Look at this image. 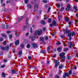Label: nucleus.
<instances>
[{
  "label": "nucleus",
  "mask_w": 78,
  "mask_h": 78,
  "mask_svg": "<svg viewBox=\"0 0 78 78\" xmlns=\"http://www.w3.org/2000/svg\"><path fill=\"white\" fill-rule=\"evenodd\" d=\"M22 51H20L18 53V55H22Z\"/></svg>",
  "instance_id": "f704fd0d"
},
{
  "label": "nucleus",
  "mask_w": 78,
  "mask_h": 78,
  "mask_svg": "<svg viewBox=\"0 0 78 78\" xmlns=\"http://www.w3.org/2000/svg\"><path fill=\"white\" fill-rule=\"evenodd\" d=\"M61 16H58V21H60V19H61Z\"/></svg>",
  "instance_id": "79ce46f5"
},
{
  "label": "nucleus",
  "mask_w": 78,
  "mask_h": 78,
  "mask_svg": "<svg viewBox=\"0 0 78 78\" xmlns=\"http://www.w3.org/2000/svg\"><path fill=\"white\" fill-rule=\"evenodd\" d=\"M74 9H75L76 11H78V7H74Z\"/></svg>",
  "instance_id": "7c9ffc66"
},
{
  "label": "nucleus",
  "mask_w": 78,
  "mask_h": 78,
  "mask_svg": "<svg viewBox=\"0 0 78 78\" xmlns=\"http://www.w3.org/2000/svg\"><path fill=\"white\" fill-rule=\"evenodd\" d=\"M67 58H68V59H70L71 58V57H70V56L68 55L67 56Z\"/></svg>",
  "instance_id": "a18cd8bd"
},
{
  "label": "nucleus",
  "mask_w": 78,
  "mask_h": 78,
  "mask_svg": "<svg viewBox=\"0 0 78 78\" xmlns=\"http://www.w3.org/2000/svg\"><path fill=\"white\" fill-rule=\"evenodd\" d=\"M3 45H6V41H5L3 42Z\"/></svg>",
  "instance_id": "37998d69"
},
{
  "label": "nucleus",
  "mask_w": 78,
  "mask_h": 78,
  "mask_svg": "<svg viewBox=\"0 0 78 78\" xmlns=\"http://www.w3.org/2000/svg\"><path fill=\"white\" fill-rule=\"evenodd\" d=\"M1 49H2V50H5V47H2Z\"/></svg>",
  "instance_id": "c03bdc74"
},
{
  "label": "nucleus",
  "mask_w": 78,
  "mask_h": 78,
  "mask_svg": "<svg viewBox=\"0 0 78 78\" xmlns=\"http://www.w3.org/2000/svg\"><path fill=\"white\" fill-rule=\"evenodd\" d=\"M60 59L62 61H64V60H65V59H66V57H65L64 56L63 57H61Z\"/></svg>",
  "instance_id": "2eb2a0df"
},
{
  "label": "nucleus",
  "mask_w": 78,
  "mask_h": 78,
  "mask_svg": "<svg viewBox=\"0 0 78 78\" xmlns=\"http://www.w3.org/2000/svg\"><path fill=\"white\" fill-rule=\"evenodd\" d=\"M28 27H27V26H24L23 27V31L27 30V29H28Z\"/></svg>",
  "instance_id": "ddd939ff"
},
{
  "label": "nucleus",
  "mask_w": 78,
  "mask_h": 78,
  "mask_svg": "<svg viewBox=\"0 0 78 78\" xmlns=\"http://www.w3.org/2000/svg\"><path fill=\"white\" fill-rule=\"evenodd\" d=\"M57 7H58V8H59L60 7V5L59 4H57Z\"/></svg>",
  "instance_id": "69168bd1"
},
{
  "label": "nucleus",
  "mask_w": 78,
  "mask_h": 78,
  "mask_svg": "<svg viewBox=\"0 0 78 78\" xmlns=\"http://www.w3.org/2000/svg\"><path fill=\"white\" fill-rule=\"evenodd\" d=\"M28 21V18H26L25 22H27Z\"/></svg>",
  "instance_id": "13d9d810"
},
{
  "label": "nucleus",
  "mask_w": 78,
  "mask_h": 78,
  "mask_svg": "<svg viewBox=\"0 0 78 78\" xmlns=\"http://www.w3.org/2000/svg\"><path fill=\"white\" fill-rule=\"evenodd\" d=\"M41 33H42V30L40 29H39L38 30H36L35 31V33L34 34L35 36H32L31 37H30L29 38L31 39L32 41H34V39H35V38H36V35L38 34V35H39V36H40V35L41 34Z\"/></svg>",
  "instance_id": "f257e3e1"
},
{
  "label": "nucleus",
  "mask_w": 78,
  "mask_h": 78,
  "mask_svg": "<svg viewBox=\"0 0 78 78\" xmlns=\"http://www.w3.org/2000/svg\"><path fill=\"white\" fill-rule=\"evenodd\" d=\"M21 48H24V44H22L21 45Z\"/></svg>",
  "instance_id": "4c0bfd02"
},
{
  "label": "nucleus",
  "mask_w": 78,
  "mask_h": 78,
  "mask_svg": "<svg viewBox=\"0 0 78 78\" xmlns=\"http://www.w3.org/2000/svg\"><path fill=\"white\" fill-rule=\"evenodd\" d=\"M1 67L2 68H4V67H5V65H1Z\"/></svg>",
  "instance_id": "052dcab7"
},
{
  "label": "nucleus",
  "mask_w": 78,
  "mask_h": 78,
  "mask_svg": "<svg viewBox=\"0 0 78 78\" xmlns=\"http://www.w3.org/2000/svg\"><path fill=\"white\" fill-rule=\"evenodd\" d=\"M2 36H3V37H6V35L3 34H1Z\"/></svg>",
  "instance_id": "49530a36"
},
{
  "label": "nucleus",
  "mask_w": 78,
  "mask_h": 78,
  "mask_svg": "<svg viewBox=\"0 0 78 78\" xmlns=\"http://www.w3.org/2000/svg\"><path fill=\"white\" fill-rule=\"evenodd\" d=\"M26 47L27 48H30V44H27Z\"/></svg>",
  "instance_id": "c756f323"
},
{
  "label": "nucleus",
  "mask_w": 78,
  "mask_h": 78,
  "mask_svg": "<svg viewBox=\"0 0 78 78\" xmlns=\"http://www.w3.org/2000/svg\"><path fill=\"white\" fill-rule=\"evenodd\" d=\"M12 52L13 53H16V50H15V49H12Z\"/></svg>",
  "instance_id": "de8ad7c7"
},
{
  "label": "nucleus",
  "mask_w": 78,
  "mask_h": 78,
  "mask_svg": "<svg viewBox=\"0 0 78 78\" xmlns=\"http://www.w3.org/2000/svg\"><path fill=\"white\" fill-rule=\"evenodd\" d=\"M12 35H9V37L10 39H12Z\"/></svg>",
  "instance_id": "338daca9"
},
{
  "label": "nucleus",
  "mask_w": 78,
  "mask_h": 78,
  "mask_svg": "<svg viewBox=\"0 0 78 78\" xmlns=\"http://www.w3.org/2000/svg\"><path fill=\"white\" fill-rule=\"evenodd\" d=\"M29 35V33H27L26 34V36H28Z\"/></svg>",
  "instance_id": "0e129e2a"
},
{
  "label": "nucleus",
  "mask_w": 78,
  "mask_h": 78,
  "mask_svg": "<svg viewBox=\"0 0 78 78\" xmlns=\"http://www.w3.org/2000/svg\"><path fill=\"white\" fill-rule=\"evenodd\" d=\"M3 41V38H1L0 39V42L1 41V42Z\"/></svg>",
  "instance_id": "6e6d98bb"
},
{
  "label": "nucleus",
  "mask_w": 78,
  "mask_h": 78,
  "mask_svg": "<svg viewBox=\"0 0 78 78\" xmlns=\"http://www.w3.org/2000/svg\"><path fill=\"white\" fill-rule=\"evenodd\" d=\"M69 76V74L67 73H66L65 74V75L63 76V78H66L67 76Z\"/></svg>",
  "instance_id": "1a4fd4ad"
},
{
  "label": "nucleus",
  "mask_w": 78,
  "mask_h": 78,
  "mask_svg": "<svg viewBox=\"0 0 78 78\" xmlns=\"http://www.w3.org/2000/svg\"><path fill=\"white\" fill-rule=\"evenodd\" d=\"M75 36V32L73 31L71 33V36Z\"/></svg>",
  "instance_id": "6ab92c4d"
},
{
  "label": "nucleus",
  "mask_w": 78,
  "mask_h": 78,
  "mask_svg": "<svg viewBox=\"0 0 78 78\" xmlns=\"http://www.w3.org/2000/svg\"><path fill=\"white\" fill-rule=\"evenodd\" d=\"M36 3V0H32L31 1V4H34Z\"/></svg>",
  "instance_id": "412c9836"
},
{
  "label": "nucleus",
  "mask_w": 78,
  "mask_h": 78,
  "mask_svg": "<svg viewBox=\"0 0 78 78\" xmlns=\"http://www.w3.org/2000/svg\"><path fill=\"white\" fill-rule=\"evenodd\" d=\"M12 73H16V71H15L14 70H12Z\"/></svg>",
  "instance_id": "473e14b6"
},
{
  "label": "nucleus",
  "mask_w": 78,
  "mask_h": 78,
  "mask_svg": "<svg viewBox=\"0 0 78 78\" xmlns=\"http://www.w3.org/2000/svg\"><path fill=\"white\" fill-rule=\"evenodd\" d=\"M48 6H49V4H45L44 5V7L46 9L47 8Z\"/></svg>",
  "instance_id": "393cba45"
},
{
  "label": "nucleus",
  "mask_w": 78,
  "mask_h": 78,
  "mask_svg": "<svg viewBox=\"0 0 78 78\" xmlns=\"http://www.w3.org/2000/svg\"><path fill=\"white\" fill-rule=\"evenodd\" d=\"M55 78H60V77H59V76H58L57 75L55 76Z\"/></svg>",
  "instance_id": "774afa93"
},
{
  "label": "nucleus",
  "mask_w": 78,
  "mask_h": 78,
  "mask_svg": "<svg viewBox=\"0 0 78 78\" xmlns=\"http://www.w3.org/2000/svg\"><path fill=\"white\" fill-rule=\"evenodd\" d=\"M41 23L42 25H45V21L43 20L41 21Z\"/></svg>",
  "instance_id": "b1692460"
},
{
  "label": "nucleus",
  "mask_w": 78,
  "mask_h": 78,
  "mask_svg": "<svg viewBox=\"0 0 78 78\" xmlns=\"http://www.w3.org/2000/svg\"><path fill=\"white\" fill-rule=\"evenodd\" d=\"M9 28V26L8 25H6L5 26V29H6V28Z\"/></svg>",
  "instance_id": "4d7b16f0"
},
{
  "label": "nucleus",
  "mask_w": 78,
  "mask_h": 78,
  "mask_svg": "<svg viewBox=\"0 0 78 78\" xmlns=\"http://www.w3.org/2000/svg\"><path fill=\"white\" fill-rule=\"evenodd\" d=\"M68 30V29H67L66 30H65L63 29V31L64 32V33H65V34L67 33V32H68V31H67Z\"/></svg>",
  "instance_id": "5701e85b"
},
{
  "label": "nucleus",
  "mask_w": 78,
  "mask_h": 78,
  "mask_svg": "<svg viewBox=\"0 0 78 78\" xmlns=\"http://www.w3.org/2000/svg\"><path fill=\"white\" fill-rule=\"evenodd\" d=\"M23 19V17L22 16L19 17L17 19L18 22H20V20H22Z\"/></svg>",
  "instance_id": "9b49d317"
},
{
  "label": "nucleus",
  "mask_w": 78,
  "mask_h": 78,
  "mask_svg": "<svg viewBox=\"0 0 78 78\" xmlns=\"http://www.w3.org/2000/svg\"><path fill=\"white\" fill-rule=\"evenodd\" d=\"M15 44L16 45H17L19 44V40H17L15 41Z\"/></svg>",
  "instance_id": "4468645a"
},
{
  "label": "nucleus",
  "mask_w": 78,
  "mask_h": 78,
  "mask_svg": "<svg viewBox=\"0 0 78 78\" xmlns=\"http://www.w3.org/2000/svg\"><path fill=\"white\" fill-rule=\"evenodd\" d=\"M56 31H55L53 34H52L53 36H55L56 35Z\"/></svg>",
  "instance_id": "e433bc0d"
},
{
  "label": "nucleus",
  "mask_w": 78,
  "mask_h": 78,
  "mask_svg": "<svg viewBox=\"0 0 78 78\" xmlns=\"http://www.w3.org/2000/svg\"><path fill=\"white\" fill-rule=\"evenodd\" d=\"M2 75L3 77L4 78H5V76H6V75H5V73H2Z\"/></svg>",
  "instance_id": "aec40b11"
},
{
  "label": "nucleus",
  "mask_w": 78,
  "mask_h": 78,
  "mask_svg": "<svg viewBox=\"0 0 78 78\" xmlns=\"http://www.w3.org/2000/svg\"><path fill=\"white\" fill-rule=\"evenodd\" d=\"M11 33V31H7V34H9V33Z\"/></svg>",
  "instance_id": "5fc2aeb1"
},
{
  "label": "nucleus",
  "mask_w": 78,
  "mask_h": 78,
  "mask_svg": "<svg viewBox=\"0 0 78 78\" xmlns=\"http://www.w3.org/2000/svg\"><path fill=\"white\" fill-rule=\"evenodd\" d=\"M68 48H66L64 49V51L66 52L68 50Z\"/></svg>",
  "instance_id": "ea45409f"
},
{
  "label": "nucleus",
  "mask_w": 78,
  "mask_h": 78,
  "mask_svg": "<svg viewBox=\"0 0 78 78\" xmlns=\"http://www.w3.org/2000/svg\"><path fill=\"white\" fill-rule=\"evenodd\" d=\"M45 37V40H48V37L47 36H46V37Z\"/></svg>",
  "instance_id": "bf43d9fd"
},
{
  "label": "nucleus",
  "mask_w": 78,
  "mask_h": 78,
  "mask_svg": "<svg viewBox=\"0 0 78 78\" xmlns=\"http://www.w3.org/2000/svg\"><path fill=\"white\" fill-rule=\"evenodd\" d=\"M26 25H27L26 27H29L30 26V24H28V22H26Z\"/></svg>",
  "instance_id": "c9c22d12"
},
{
  "label": "nucleus",
  "mask_w": 78,
  "mask_h": 78,
  "mask_svg": "<svg viewBox=\"0 0 78 78\" xmlns=\"http://www.w3.org/2000/svg\"><path fill=\"white\" fill-rule=\"evenodd\" d=\"M45 51L44 50H42L41 51V53H43V54L45 53Z\"/></svg>",
  "instance_id": "72a5a7b5"
},
{
  "label": "nucleus",
  "mask_w": 78,
  "mask_h": 78,
  "mask_svg": "<svg viewBox=\"0 0 78 78\" xmlns=\"http://www.w3.org/2000/svg\"><path fill=\"white\" fill-rule=\"evenodd\" d=\"M56 44L57 45H60V44H61V42H58L56 43Z\"/></svg>",
  "instance_id": "58836bf2"
},
{
  "label": "nucleus",
  "mask_w": 78,
  "mask_h": 78,
  "mask_svg": "<svg viewBox=\"0 0 78 78\" xmlns=\"http://www.w3.org/2000/svg\"><path fill=\"white\" fill-rule=\"evenodd\" d=\"M42 2L43 3H47V0H44L42 1Z\"/></svg>",
  "instance_id": "3c124183"
},
{
  "label": "nucleus",
  "mask_w": 78,
  "mask_h": 78,
  "mask_svg": "<svg viewBox=\"0 0 78 78\" xmlns=\"http://www.w3.org/2000/svg\"><path fill=\"white\" fill-rule=\"evenodd\" d=\"M69 75H71V74H72V70H70L69 71Z\"/></svg>",
  "instance_id": "09e8293b"
},
{
  "label": "nucleus",
  "mask_w": 78,
  "mask_h": 78,
  "mask_svg": "<svg viewBox=\"0 0 78 78\" xmlns=\"http://www.w3.org/2000/svg\"><path fill=\"white\" fill-rule=\"evenodd\" d=\"M51 46H49L48 47V48H47V50L48 51H50L51 50Z\"/></svg>",
  "instance_id": "a211bd4d"
},
{
  "label": "nucleus",
  "mask_w": 78,
  "mask_h": 78,
  "mask_svg": "<svg viewBox=\"0 0 78 78\" xmlns=\"http://www.w3.org/2000/svg\"><path fill=\"white\" fill-rule=\"evenodd\" d=\"M37 8H38V5L37 4L35 5L34 8V11H36L37 10Z\"/></svg>",
  "instance_id": "39448f33"
},
{
  "label": "nucleus",
  "mask_w": 78,
  "mask_h": 78,
  "mask_svg": "<svg viewBox=\"0 0 78 78\" xmlns=\"http://www.w3.org/2000/svg\"><path fill=\"white\" fill-rule=\"evenodd\" d=\"M55 67L57 68L58 67V66H59V62L58 61V60H55Z\"/></svg>",
  "instance_id": "7ed1b4c3"
},
{
  "label": "nucleus",
  "mask_w": 78,
  "mask_h": 78,
  "mask_svg": "<svg viewBox=\"0 0 78 78\" xmlns=\"http://www.w3.org/2000/svg\"><path fill=\"white\" fill-rule=\"evenodd\" d=\"M69 18H68L66 17L65 18V21L66 22H69Z\"/></svg>",
  "instance_id": "bb28decb"
},
{
  "label": "nucleus",
  "mask_w": 78,
  "mask_h": 78,
  "mask_svg": "<svg viewBox=\"0 0 78 78\" xmlns=\"http://www.w3.org/2000/svg\"><path fill=\"white\" fill-rule=\"evenodd\" d=\"M15 35L16 36H19V34L17 33H16L15 34Z\"/></svg>",
  "instance_id": "a19ab883"
},
{
  "label": "nucleus",
  "mask_w": 78,
  "mask_h": 78,
  "mask_svg": "<svg viewBox=\"0 0 78 78\" xmlns=\"http://www.w3.org/2000/svg\"><path fill=\"white\" fill-rule=\"evenodd\" d=\"M9 46H7L5 47V50H6L7 51L9 50Z\"/></svg>",
  "instance_id": "f3484780"
},
{
  "label": "nucleus",
  "mask_w": 78,
  "mask_h": 78,
  "mask_svg": "<svg viewBox=\"0 0 78 78\" xmlns=\"http://www.w3.org/2000/svg\"><path fill=\"white\" fill-rule=\"evenodd\" d=\"M29 0H24V3L26 4H27L28 2V1Z\"/></svg>",
  "instance_id": "cd10ccee"
},
{
  "label": "nucleus",
  "mask_w": 78,
  "mask_h": 78,
  "mask_svg": "<svg viewBox=\"0 0 78 78\" xmlns=\"http://www.w3.org/2000/svg\"><path fill=\"white\" fill-rule=\"evenodd\" d=\"M69 47H70V48H72V47H73V45L72 44V42H70L68 43Z\"/></svg>",
  "instance_id": "6e6552de"
},
{
  "label": "nucleus",
  "mask_w": 78,
  "mask_h": 78,
  "mask_svg": "<svg viewBox=\"0 0 78 78\" xmlns=\"http://www.w3.org/2000/svg\"><path fill=\"white\" fill-rule=\"evenodd\" d=\"M57 50L59 52H61V47H60L59 48H57Z\"/></svg>",
  "instance_id": "dca6fc26"
},
{
  "label": "nucleus",
  "mask_w": 78,
  "mask_h": 78,
  "mask_svg": "<svg viewBox=\"0 0 78 78\" xmlns=\"http://www.w3.org/2000/svg\"><path fill=\"white\" fill-rule=\"evenodd\" d=\"M41 12H42V11H41V10H40L38 11V13L39 15L41 14Z\"/></svg>",
  "instance_id": "603ef678"
},
{
  "label": "nucleus",
  "mask_w": 78,
  "mask_h": 78,
  "mask_svg": "<svg viewBox=\"0 0 78 78\" xmlns=\"http://www.w3.org/2000/svg\"><path fill=\"white\" fill-rule=\"evenodd\" d=\"M65 54V53L64 52H62L60 54L59 56H60V57H62L64 56Z\"/></svg>",
  "instance_id": "f8f14e48"
},
{
  "label": "nucleus",
  "mask_w": 78,
  "mask_h": 78,
  "mask_svg": "<svg viewBox=\"0 0 78 78\" xmlns=\"http://www.w3.org/2000/svg\"><path fill=\"white\" fill-rule=\"evenodd\" d=\"M67 31L68 32L67 33L68 34V36H69V37H71V34H72V32H71V31H70V30H68Z\"/></svg>",
  "instance_id": "423d86ee"
},
{
  "label": "nucleus",
  "mask_w": 78,
  "mask_h": 78,
  "mask_svg": "<svg viewBox=\"0 0 78 78\" xmlns=\"http://www.w3.org/2000/svg\"><path fill=\"white\" fill-rule=\"evenodd\" d=\"M32 5H31L30 4H28L27 5V7L28 9H31L32 8Z\"/></svg>",
  "instance_id": "9d476101"
},
{
  "label": "nucleus",
  "mask_w": 78,
  "mask_h": 78,
  "mask_svg": "<svg viewBox=\"0 0 78 78\" xmlns=\"http://www.w3.org/2000/svg\"><path fill=\"white\" fill-rule=\"evenodd\" d=\"M48 23H51V18L48 19Z\"/></svg>",
  "instance_id": "a878e982"
},
{
  "label": "nucleus",
  "mask_w": 78,
  "mask_h": 78,
  "mask_svg": "<svg viewBox=\"0 0 78 78\" xmlns=\"http://www.w3.org/2000/svg\"><path fill=\"white\" fill-rule=\"evenodd\" d=\"M28 59H29L30 60L32 59L31 57L29 56L28 57Z\"/></svg>",
  "instance_id": "680f3d73"
},
{
  "label": "nucleus",
  "mask_w": 78,
  "mask_h": 78,
  "mask_svg": "<svg viewBox=\"0 0 78 78\" xmlns=\"http://www.w3.org/2000/svg\"><path fill=\"white\" fill-rule=\"evenodd\" d=\"M71 39H72V38L70 37H69L68 38V41H71Z\"/></svg>",
  "instance_id": "e2e57ef3"
},
{
  "label": "nucleus",
  "mask_w": 78,
  "mask_h": 78,
  "mask_svg": "<svg viewBox=\"0 0 78 78\" xmlns=\"http://www.w3.org/2000/svg\"><path fill=\"white\" fill-rule=\"evenodd\" d=\"M32 47L34 48H37V45L35 43H33L32 44Z\"/></svg>",
  "instance_id": "0eeeda50"
},
{
  "label": "nucleus",
  "mask_w": 78,
  "mask_h": 78,
  "mask_svg": "<svg viewBox=\"0 0 78 78\" xmlns=\"http://www.w3.org/2000/svg\"><path fill=\"white\" fill-rule=\"evenodd\" d=\"M40 40L41 41V42H43V41H44V38H42V37H40Z\"/></svg>",
  "instance_id": "2f4dec72"
},
{
  "label": "nucleus",
  "mask_w": 78,
  "mask_h": 78,
  "mask_svg": "<svg viewBox=\"0 0 78 78\" xmlns=\"http://www.w3.org/2000/svg\"><path fill=\"white\" fill-rule=\"evenodd\" d=\"M64 66L63 65H60L59 67V69H61L62 68H63Z\"/></svg>",
  "instance_id": "4be33fe9"
},
{
  "label": "nucleus",
  "mask_w": 78,
  "mask_h": 78,
  "mask_svg": "<svg viewBox=\"0 0 78 78\" xmlns=\"http://www.w3.org/2000/svg\"><path fill=\"white\" fill-rule=\"evenodd\" d=\"M52 24H50L49 25L50 27H53V25L54 26H56L57 25V23L56 22V21L55 20L52 21Z\"/></svg>",
  "instance_id": "f03ea898"
},
{
  "label": "nucleus",
  "mask_w": 78,
  "mask_h": 78,
  "mask_svg": "<svg viewBox=\"0 0 78 78\" xmlns=\"http://www.w3.org/2000/svg\"><path fill=\"white\" fill-rule=\"evenodd\" d=\"M64 10V7H62L61 8V11H63Z\"/></svg>",
  "instance_id": "864d4df0"
},
{
  "label": "nucleus",
  "mask_w": 78,
  "mask_h": 78,
  "mask_svg": "<svg viewBox=\"0 0 78 78\" xmlns=\"http://www.w3.org/2000/svg\"><path fill=\"white\" fill-rule=\"evenodd\" d=\"M70 5L69 4H68L67 5V8H66V11H69V10H70Z\"/></svg>",
  "instance_id": "20e7f679"
},
{
  "label": "nucleus",
  "mask_w": 78,
  "mask_h": 78,
  "mask_svg": "<svg viewBox=\"0 0 78 78\" xmlns=\"http://www.w3.org/2000/svg\"><path fill=\"white\" fill-rule=\"evenodd\" d=\"M50 9H51V7H49L48 9V12H50Z\"/></svg>",
  "instance_id": "8fccbe9b"
},
{
  "label": "nucleus",
  "mask_w": 78,
  "mask_h": 78,
  "mask_svg": "<svg viewBox=\"0 0 78 78\" xmlns=\"http://www.w3.org/2000/svg\"><path fill=\"white\" fill-rule=\"evenodd\" d=\"M2 28H4V29H5L6 26H5V24H3L2 26Z\"/></svg>",
  "instance_id": "c85d7f7f"
}]
</instances>
